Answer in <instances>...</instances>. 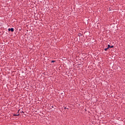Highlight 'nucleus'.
<instances>
[{
  "mask_svg": "<svg viewBox=\"0 0 125 125\" xmlns=\"http://www.w3.org/2000/svg\"><path fill=\"white\" fill-rule=\"evenodd\" d=\"M108 49H109V48H106L104 49V50H105V51H107V50H108Z\"/></svg>",
  "mask_w": 125,
  "mask_h": 125,
  "instance_id": "7ed1b4c3",
  "label": "nucleus"
},
{
  "mask_svg": "<svg viewBox=\"0 0 125 125\" xmlns=\"http://www.w3.org/2000/svg\"><path fill=\"white\" fill-rule=\"evenodd\" d=\"M13 116H19V114H14Z\"/></svg>",
  "mask_w": 125,
  "mask_h": 125,
  "instance_id": "39448f33",
  "label": "nucleus"
},
{
  "mask_svg": "<svg viewBox=\"0 0 125 125\" xmlns=\"http://www.w3.org/2000/svg\"><path fill=\"white\" fill-rule=\"evenodd\" d=\"M64 109H67V107H64Z\"/></svg>",
  "mask_w": 125,
  "mask_h": 125,
  "instance_id": "0eeeda50",
  "label": "nucleus"
},
{
  "mask_svg": "<svg viewBox=\"0 0 125 125\" xmlns=\"http://www.w3.org/2000/svg\"><path fill=\"white\" fill-rule=\"evenodd\" d=\"M8 31L9 32H10V31H11L12 32H14V29L13 28H9Z\"/></svg>",
  "mask_w": 125,
  "mask_h": 125,
  "instance_id": "f03ea898",
  "label": "nucleus"
},
{
  "mask_svg": "<svg viewBox=\"0 0 125 125\" xmlns=\"http://www.w3.org/2000/svg\"><path fill=\"white\" fill-rule=\"evenodd\" d=\"M21 112H22V113H24V112H23V111H21Z\"/></svg>",
  "mask_w": 125,
  "mask_h": 125,
  "instance_id": "1a4fd4ad",
  "label": "nucleus"
},
{
  "mask_svg": "<svg viewBox=\"0 0 125 125\" xmlns=\"http://www.w3.org/2000/svg\"><path fill=\"white\" fill-rule=\"evenodd\" d=\"M51 108H53V106H51Z\"/></svg>",
  "mask_w": 125,
  "mask_h": 125,
  "instance_id": "6e6552de",
  "label": "nucleus"
},
{
  "mask_svg": "<svg viewBox=\"0 0 125 125\" xmlns=\"http://www.w3.org/2000/svg\"><path fill=\"white\" fill-rule=\"evenodd\" d=\"M78 36H79V37H81V36H82V34L81 33H79Z\"/></svg>",
  "mask_w": 125,
  "mask_h": 125,
  "instance_id": "20e7f679",
  "label": "nucleus"
},
{
  "mask_svg": "<svg viewBox=\"0 0 125 125\" xmlns=\"http://www.w3.org/2000/svg\"><path fill=\"white\" fill-rule=\"evenodd\" d=\"M113 47H114V45H107V48H113Z\"/></svg>",
  "mask_w": 125,
  "mask_h": 125,
  "instance_id": "f257e3e1",
  "label": "nucleus"
},
{
  "mask_svg": "<svg viewBox=\"0 0 125 125\" xmlns=\"http://www.w3.org/2000/svg\"><path fill=\"white\" fill-rule=\"evenodd\" d=\"M52 63H54V62H56L55 61H51Z\"/></svg>",
  "mask_w": 125,
  "mask_h": 125,
  "instance_id": "423d86ee",
  "label": "nucleus"
}]
</instances>
